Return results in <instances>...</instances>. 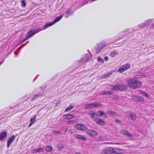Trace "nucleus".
<instances>
[{"mask_svg": "<svg viewBox=\"0 0 154 154\" xmlns=\"http://www.w3.org/2000/svg\"><path fill=\"white\" fill-rule=\"evenodd\" d=\"M154 27V24L152 25V27Z\"/></svg>", "mask_w": 154, "mask_h": 154, "instance_id": "obj_55", "label": "nucleus"}, {"mask_svg": "<svg viewBox=\"0 0 154 154\" xmlns=\"http://www.w3.org/2000/svg\"><path fill=\"white\" fill-rule=\"evenodd\" d=\"M101 93L102 95H111L112 94V92L111 91H102Z\"/></svg>", "mask_w": 154, "mask_h": 154, "instance_id": "obj_22", "label": "nucleus"}, {"mask_svg": "<svg viewBox=\"0 0 154 154\" xmlns=\"http://www.w3.org/2000/svg\"><path fill=\"white\" fill-rule=\"evenodd\" d=\"M72 131H71V132H70V133H71V134H72Z\"/></svg>", "mask_w": 154, "mask_h": 154, "instance_id": "obj_56", "label": "nucleus"}, {"mask_svg": "<svg viewBox=\"0 0 154 154\" xmlns=\"http://www.w3.org/2000/svg\"><path fill=\"white\" fill-rule=\"evenodd\" d=\"M36 116H34L33 118H32L30 119V122L28 126V127H30L32 125L34 124L35 122Z\"/></svg>", "mask_w": 154, "mask_h": 154, "instance_id": "obj_18", "label": "nucleus"}, {"mask_svg": "<svg viewBox=\"0 0 154 154\" xmlns=\"http://www.w3.org/2000/svg\"><path fill=\"white\" fill-rule=\"evenodd\" d=\"M120 133L124 135H126L128 133V131L127 130H122L120 131Z\"/></svg>", "mask_w": 154, "mask_h": 154, "instance_id": "obj_33", "label": "nucleus"}, {"mask_svg": "<svg viewBox=\"0 0 154 154\" xmlns=\"http://www.w3.org/2000/svg\"><path fill=\"white\" fill-rule=\"evenodd\" d=\"M26 36L27 38H26V39H24L23 40V41L20 43V44L21 43H22L23 42H24L26 40H27V39H28L29 38H28V36L27 35H26Z\"/></svg>", "mask_w": 154, "mask_h": 154, "instance_id": "obj_47", "label": "nucleus"}, {"mask_svg": "<svg viewBox=\"0 0 154 154\" xmlns=\"http://www.w3.org/2000/svg\"><path fill=\"white\" fill-rule=\"evenodd\" d=\"M128 86L132 89L139 88L142 85V83L137 80L132 79H128L127 81Z\"/></svg>", "mask_w": 154, "mask_h": 154, "instance_id": "obj_1", "label": "nucleus"}, {"mask_svg": "<svg viewBox=\"0 0 154 154\" xmlns=\"http://www.w3.org/2000/svg\"><path fill=\"white\" fill-rule=\"evenodd\" d=\"M67 128H66V130L65 131V132L66 133L67 132Z\"/></svg>", "mask_w": 154, "mask_h": 154, "instance_id": "obj_53", "label": "nucleus"}, {"mask_svg": "<svg viewBox=\"0 0 154 154\" xmlns=\"http://www.w3.org/2000/svg\"><path fill=\"white\" fill-rule=\"evenodd\" d=\"M140 93L143 95L144 96H145L146 97H148V94L146 93L145 92H144L143 91L141 90L140 91Z\"/></svg>", "mask_w": 154, "mask_h": 154, "instance_id": "obj_36", "label": "nucleus"}, {"mask_svg": "<svg viewBox=\"0 0 154 154\" xmlns=\"http://www.w3.org/2000/svg\"><path fill=\"white\" fill-rule=\"evenodd\" d=\"M75 128L79 130L86 131L88 128L85 125L80 124L76 125L75 126Z\"/></svg>", "mask_w": 154, "mask_h": 154, "instance_id": "obj_6", "label": "nucleus"}, {"mask_svg": "<svg viewBox=\"0 0 154 154\" xmlns=\"http://www.w3.org/2000/svg\"><path fill=\"white\" fill-rule=\"evenodd\" d=\"M45 149L48 152H51L52 149V148L51 146H47Z\"/></svg>", "mask_w": 154, "mask_h": 154, "instance_id": "obj_29", "label": "nucleus"}, {"mask_svg": "<svg viewBox=\"0 0 154 154\" xmlns=\"http://www.w3.org/2000/svg\"><path fill=\"white\" fill-rule=\"evenodd\" d=\"M98 116H103L104 117L107 118V116L106 114L102 110H100L98 112Z\"/></svg>", "mask_w": 154, "mask_h": 154, "instance_id": "obj_20", "label": "nucleus"}, {"mask_svg": "<svg viewBox=\"0 0 154 154\" xmlns=\"http://www.w3.org/2000/svg\"><path fill=\"white\" fill-rule=\"evenodd\" d=\"M88 115L89 116L91 115V117L93 119H95V120L97 119L96 117L98 116V114L93 111H91L88 114Z\"/></svg>", "mask_w": 154, "mask_h": 154, "instance_id": "obj_13", "label": "nucleus"}, {"mask_svg": "<svg viewBox=\"0 0 154 154\" xmlns=\"http://www.w3.org/2000/svg\"><path fill=\"white\" fill-rule=\"evenodd\" d=\"M153 19H150L146 21L145 22L146 24V26H147L150 24L152 22Z\"/></svg>", "mask_w": 154, "mask_h": 154, "instance_id": "obj_27", "label": "nucleus"}, {"mask_svg": "<svg viewBox=\"0 0 154 154\" xmlns=\"http://www.w3.org/2000/svg\"><path fill=\"white\" fill-rule=\"evenodd\" d=\"M88 54H87L85 57L82 58L81 59V61L83 62H87L88 61L89 58H88Z\"/></svg>", "mask_w": 154, "mask_h": 154, "instance_id": "obj_25", "label": "nucleus"}, {"mask_svg": "<svg viewBox=\"0 0 154 154\" xmlns=\"http://www.w3.org/2000/svg\"><path fill=\"white\" fill-rule=\"evenodd\" d=\"M97 123L98 124L103 125L105 124V122L101 119H97L95 120Z\"/></svg>", "mask_w": 154, "mask_h": 154, "instance_id": "obj_14", "label": "nucleus"}, {"mask_svg": "<svg viewBox=\"0 0 154 154\" xmlns=\"http://www.w3.org/2000/svg\"><path fill=\"white\" fill-rule=\"evenodd\" d=\"M113 148L110 147L104 149L101 154H111L113 153Z\"/></svg>", "mask_w": 154, "mask_h": 154, "instance_id": "obj_9", "label": "nucleus"}, {"mask_svg": "<svg viewBox=\"0 0 154 154\" xmlns=\"http://www.w3.org/2000/svg\"><path fill=\"white\" fill-rule=\"evenodd\" d=\"M25 44L23 45H22L21 47H20L19 48V49H18V51L17 52H15V54H16V55H17V54H18V52H19V51H20V49H21V48L22 47H23V46H25Z\"/></svg>", "mask_w": 154, "mask_h": 154, "instance_id": "obj_43", "label": "nucleus"}, {"mask_svg": "<svg viewBox=\"0 0 154 154\" xmlns=\"http://www.w3.org/2000/svg\"><path fill=\"white\" fill-rule=\"evenodd\" d=\"M44 150V148H39L38 149H35L32 150V153H34L36 152H42Z\"/></svg>", "mask_w": 154, "mask_h": 154, "instance_id": "obj_17", "label": "nucleus"}, {"mask_svg": "<svg viewBox=\"0 0 154 154\" xmlns=\"http://www.w3.org/2000/svg\"><path fill=\"white\" fill-rule=\"evenodd\" d=\"M96 107H99L102 106V104L100 103H96Z\"/></svg>", "mask_w": 154, "mask_h": 154, "instance_id": "obj_44", "label": "nucleus"}, {"mask_svg": "<svg viewBox=\"0 0 154 154\" xmlns=\"http://www.w3.org/2000/svg\"><path fill=\"white\" fill-rule=\"evenodd\" d=\"M107 112L108 114L110 115H112V116H115L116 115V113L114 111H111L110 110H108Z\"/></svg>", "mask_w": 154, "mask_h": 154, "instance_id": "obj_31", "label": "nucleus"}, {"mask_svg": "<svg viewBox=\"0 0 154 154\" xmlns=\"http://www.w3.org/2000/svg\"><path fill=\"white\" fill-rule=\"evenodd\" d=\"M118 54V52L117 50H115L112 52L111 54V56L112 57H114L116 55Z\"/></svg>", "mask_w": 154, "mask_h": 154, "instance_id": "obj_26", "label": "nucleus"}, {"mask_svg": "<svg viewBox=\"0 0 154 154\" xmlns=\"http://www.w3.org/2000/svg\"><path fill=\"white\" fill-rule=\"evenodd\" d=\"M113 153L116 154H120L121 153V149H119L114 148L113 149Z\"/></svg>", "mask_w": 154, "mask_h": 154, "instance_id": "obj_24", "label": "nucleus"}, {"mask_svg": "<svg viewBox=\"0 0 154 154\" xmlns=\"http://www.w3.org/2000/svg\"><path fill=\"white\" fill-rule=\"evenodd\" d=\"M53 132L55 134H60L61 133V132L60 131L53 130Z\"/></svg>", "mask_w": 154, "mask_h": 154, "instance_id": "obj_41", "label": "nucleus"}, {"mask_svg": "<svg viewBox=\"0 0 154 154\" xmlns=\"http://www.w3.org/2000/svg\"><path fill=\"white\" fill-rule=\"evenodd\" d=\"M106 46V44L104 42H101L97 44L95 48L96 51L97 53L100 52L101 50Z\"/></svg>", "mask_w": 154, "mask_h": 154, "instance_id": "obj_3", "label": "nucleus"}, {"mask_svg": "<svg viewBox=\"0 0 154 154\" xmlns=\"http://www.w3.org/2000/svg\"><path fill=\"white\" fill-rule=\"evenodd\" d=\"M130 67V63H127L121 66L118 69V71L120 73H122L124 71L129 68Z\"/></svg>", "mask_w": 154, "mask_h": 154, "instance_id": "obj_5", "label": "nucleus"}, {"mask_svg": "<svg viewBox=\"0 0 154 154\" xmlns=\"http://www.w3.org/2000/svg\"><path fill=\"white\" fill-rule=\"evenodd\" d=\"M63 118L65 119H73L75 118V116L73 115L69 114L64 115L63 116Z\"/></svg>", "mask_w": 154, "mask_h": 154, "instance_id": "obj_11", "label": "nucleus"}, {"mask_svg": "<svg viewBox=\"0 0 154 154\" xmlns=\"http://www.w3.org/2000/svg\"><path fill=\"white\" fill-rule=\"evenodd\" d=\"M127 89V86L125 84H118L117 85V91H125Z\"/></svg>", "mask_w": 154, "mask_h": 154, "instance_id": "obj_7", "label": "nucleus"}, {"mask_svg": "<svg viewBox=\"0 0 154 154\" xmlns=\"http://www.w3.org/2000/svg\"><path fill=\"white\" fill-rule=\"evenodd\" d=\"M21 5L24 8L26 6V2L25 0H22L21 1Z\"/></svg>", "mask_w": 154, "mask_h": 154, "instance_id": "obj_35", "label": "nucleus"}, {"mask_svg": "<svg viewBox=\"0 0 154 154\" xmlns=\"http://www.w3.org/2000/svg\"><path fill=\"white\" fill-rule=\"evenodd\" d=\"M138 26L140 28H143L146 26H146V24L145 22H144L138 25Z\"/></svg>", "mask_w": 154, "mask_h": 154, "instance_id": "obj_34", "label": "nucleus"}, {"mask_svg": "<svg viewBox=\"0 0 154 154\" xmlns=\"http://www.w3.org/2000/svg\"><path fill=\"white\" fill-rule=\"evenodd\" d=\"M98 61L101 63H103L104 62L103 59L100 57H98Z\"/></svg>", "mask_w": 154, "mask_h": 154, "instance_id": "obj_38", "label": "nucleus"}, {"mask_svg": "<svg viewBox=\"0 0 154 154\" xmlns=\"http://www.w3.org/2000/svg\"><path fill=\"white\" fill-rule=\"evenodd\" d=\"M7 135V133L5 131H4L2 132L0 134V140H3L6 137Z\"/></svg>", "mask_w": 154, "mask_h": 154, "instance_id": "obj_15", "label": "nucleus"}, {"mask_svg": "<svg viewBox=\"0 0 154 154\" xmlns=\"http://www.w3.org/2000/svg\"><path fill=\"white\" fill-rule=\"evenodd\" d=\"M116 122L117 123H118L119 124L120 123L121 121L119 119H116Z\"/></svg>", "mask_w": 154, "mask_h": 154, "instance_id": "obj_49", "label": "nucleus"}, {"mask_svg": "<svg viewBox=\"0 0 154 154\" xmlns=\"http://www.w3.org/2000/svg\"><path fill=\"white\" fill-rule=\"evenodd\" d=\"M92 107H96V103H91Z\"/></svg>", "mask_w": 154, "mask_h": 154, "instance_id": "obj_45", "label": "nucleus"}, {"mask_svg": "<svg viewBox=\"0 0 154 154\" xmlns=\"http://www.w3.org/2000/svg\"><path fill=\"white\" fill-rule=\"evenodd\" d=\"M65 12H66V14L65 17L66 18H68L69 16L72 15L73 13V11L71 10H68Z\"/></svg>", "mask_w": 154, "mask_h": 154, "instance_id": "obj_19", "label": "nucleus"}, {"mask_svg": "<svg viewBox=\"0 0 154 154\" xmlns=\"http://www.w3.org/2000/svg\"><path fill=\"white\" fill-rule=\"evenodd\" d=\"M107 76L106 75V74H105L104 75H103L101 78H102V79H104V78H107V77H106Z\"/></svg>", "mask_w": 154, "mask_h": 154, "instance_id": "obj_46", "label": "nucleus"}, {"mask_svg": "<svg viewBox=\"0 0 154 154\" xmlns=\"http://www.w3.org/2000/svg\"><path fill=\"white\" fill-rule=\"evenodd\" d=\"M74 107V106L72 105H70L69 106L67 107L65 110V112H67L71 109H73Z\"/></svg>", "mask_w": 154, "mask_h": 154, "instance_id": "obj_23", "label": "nucleus"}, {"mask_svg": "<svg viewBox=\"0 0 154 154\" xmlns=\"http://www.w3.org/2000/svg\"><path fill=\"white\" fill-rule=\"evenodd\" d=\"M68 123H70V124H72L73 123V121L72 120L69 121H68Z\"/></svg>", "mask_w": 154, "mask_h": 154, "instance_id": "obj_50", "label": "nucleus"}, {"mask_svg": "<svg viewBox=\"0 0 154 154\" xmlns=\"http://www.w3.org/2000/svg\"><path fill=\"white\" fill-rule=\"evenodd\" d=\"M16 138V136L14 135H13L11 137L8 138L7 141V147L8 148L11 145L12 142Z\"/></svg>", "mask_w": 154, "mask_h": 154, "instance_id": "obj_10", "label": "nucleus"}, {"mask_svg": "<svg viewBox=\"0 0 154 154\" xmlns=\"http://www.w3.org/2000/svg\"><path fill=\"white\" fill-rule=\"evenodd\" d=\"M106 75L107 76L106 77H108L109 76L111 75V73H110H110H106Z\"/></svg>", "mask_w": 154, "mask_h": 154, "instance_id": "obj_48", "label": "nucleus"}, {"mask_svg": "<svg viewBox=\"0 0 154 154\" xmlns=\"http://www.w3.org/2000/svg\"><path fill=\"white\" fill-rule=\"evenodd\" d=\"M127 30H126L125 31V32H127Z\"/></svg>", "mask_w": 154, "mask_h": 154, "instance_id": "obj_57", "label": "nucleus"}, {"mask_svg": "<svg viewBox=\"0 0 154 154\" xmlns=\"http://www.w3.org/2000/svg\"><path fill=\"white\" fill-rule=\"evenodd\" d=\"M130 116L131 119L133 120H135L136 118V115L134 113H131Z\"/></svg>", "mask_w": 154, "mask_h": 154, "instance_id": "obj_28", "label": "nucleus"}, {"mask_svg": "<svg viewBox=\"0 0 154 154\" xmlns=\"http://www.w3.org/2000/svg\"><path fill=\"white\" fill-rule=\"evenodd\" d=\"M44 29H43V28H39L38 29H37V30H31L28 32L26 35L27 36V35H28V38H29L32 37L35 34L39 32L40 31H42V30Z\"/></svg>", "mask_w": 154, "mask_h": 154, "instance_id": "obj_4", "label": "nucleus"}, {"mask_svg": "<svg viewBox=\"0 0 154 154\" xmlns=\"http://www.w3.org/2000/svg\"><path fill=\"white\" fill-rule=\"evenodd\" d=\"M75 137L78 140H86L85 137L80 134H77L75 135Z\"/></svg>", "mask_w": 154, "mask_h": 154, "instance_id": "obj_16", "label": "nucleus"}, {"mask_svg": "<svg viewBox=\"0 0 154 154\" xmlns=\"http://www.w3.org/2000/svg\"><path fill=\"white\" fill-rule=\"evenodd\" d=\"M86 133L90 136L92 137H95L97 134V131L91 129H87L86 131Z\"/></svg>", "mask_w": 154, "mask_h": 154, "instance_id": "obj_8", "label": "nucleus"}, {"mask_svg": "<svg viewBox=\"0 0 154 154\" xmlns=\"http://www.w3.org/2000/svg\"><path fill=\"white\" fill-rule=\"evenodd\" d=\"M60 103L59 101H56V102L54 103V104H56L55 106L56 107L58 106L60 104Z\"/></svg>", "mask_w": 154, "mask_h": 154, "instance_id": "obj_42", "label": "nucleus"}, {"mask_svg": "<svg viewBox=\"0 0 154 154\" xmlns=\"http://www.w3.org/2000/svg\"><path fill=\"white\" fill-rule=\"evenodd\" d=\"M75 154H81V153L79 152H76Z\"/></svg>", "mask_w": 154, "mask_h": 154, "instance_id": "obj_52", "label": "nucleus"}, {"mask_svg": "<svg viewBox=\"0 0 154 154\" xmlns=\"http://www.w3.org/2000/svg\"><path fill=\"white\" fill-rule=\"evenodd\" d=\"M91 104H88L85 105V109H89L92 108Z\"/></svg>", "mask_w": 154, "mask_h": 154, "instance_id": "obj_32", "label": "nucleus"}, {"mask_svg": "<svg viewBox=\"0 0 154 154\" xmlns=\"http://www.w3.org/2000/svg\"><path fill=\"white\" fill-rule=\"evenodd\" d=\"M133 99L135 101L142 102L143 101V98L139 96H136L134 97Z\"/></svg>", "mask_w": 154, "mask_h": 154, "instance_id": "obj_12", "label": "nucleus"}, {"mask_svg": "<svg viewBox=\"0 0 154 154\" xmlns=\"http://www.w3.org/2000/svg\"><path fill=\"white\" fill-rule=\"evenodd\" d=\"M57 147L58 149H61L63 148V146L62 144H60L57 145Z\"/></svg>", "mask_w": 154, "mask_h": 154, "instance_id": "obj_39", "label": "nucleus"}, {"mask_svg": "<svg viewBox=\"0 0 154 154\" xmlns=\"http://www.w3.org/2000/svg\"><path fill=\"white\" fill-rule=\"evenodd\" d=\"M42 94H35L34 95L33 97L31 99V101H34L35 99L41 97L42 96Z\"/></svg>", "mask_w": 154, "mask_h": 154, "instance_id": "obj_21", "label": "nucleus"}, {"mask_svg": "<svg viewBox=\"0 0 154 154\" xmlns=\"http://www.w3.org/2000/svg\"><path fill=\"white\" fill-rule=\"evenodd\" d=\"M63 16L62 15L61 16L58 17L54 20L53 22L48 23L44 25L43 26V29H46L48 27L51 26L54 23L59 21L61 20V19L63 17Z\"/></svg>", "mask_w": 154, "mask_h": 154, "instance_id": "obj_2", "label": "nucleus"}, {"mask_svg": "<svg viewBox=\"0 0 154 154\" xmlns=\"http://www.w3.org/2000/svg\"><path fill=\"white\" fill-rule=\"evenodd\" d=\"M109 89L111 90H114L117 91V85H112L109 86Z\"/></svg>", "mask_w": 154, "mask_h": 154, "instance_id": "obj_30", "label": "nucleus"}, {"mask_svg": "<svg viewBox=\"0 0 154 154\" xmlns=\"http://www.w3.org/2000/svg\"><path fill=\"white\" fill-rule=\"evenodd\" d=\"M126 135L131 138H133L134 137V135L132 134H131L128 132V133Z\"/></svg>", "mask_w": 154, "mask_h": 154, "instance_id": "obj_40", "label": "nucleus"}, {"mask_svg": "<svg viewBox=\"0 0 154 154\" xmlns=\"http://www.w3.org/2000/svg\"><path fill=\"white\" fill-rule=\"evenodd\" d=\"M4 60H3V61H2V62L0 63V65H1V64L3 63V61H4Z\"/></svg>", "mask_w": 154, "mask_h": 154, "instance_id": "obj_54", "label": "nucleus"}, {"mask_svg": "<svg viewBox=\"0 0 154 154\" xmlns=\"http://www.w3.org/2000/svg\"><path fill=\"white\" fill-rule=\"evenodd\" d=\"M104 59L106 60H108V58L107 57H104Z\"/></svg>", "mask_w": 154, "mask_h": 154, "instance_id": "obj_51", "label": "nucleus"}, {"mask_svg": "<svg viewBox=\"0 0 154 154\" xmlns=\"http://www.w3.org/2000/svg\"><path fill=\"white\" fill-rule=\"evenodd\" d=\"M145 76V75H144V74L143 73H139V74L137 75V77L138 78H140L143 76Z\"/></svg>", "mask_w": 154, "mask_h": 154, "instance_id": "obj_37", "label": "nucleus"}]
</instances>
